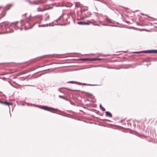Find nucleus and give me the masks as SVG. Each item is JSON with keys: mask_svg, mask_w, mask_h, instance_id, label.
Returning <instances> with one entry per match:
<instances>
[{"mask_svg": "<svg viewBox=\"0 0 157 157\" xmlns=\"http://www.w3.org/2000/svg\"><path fill=\"white\" fill-rule=\"evenodd\" d=\"M142 52H145V53H157V50H154L151 51H141V52H136L135 53H139Z\"/></svg>", "mask_w": 157, "mask_h": 157, "instance_id": "nucleus-4", "label": "nucleus"}, {"mask_svg": "<svg viewBox=\"0 0 157 157\" xmlns=\"http://www.w3.org/2000/svg\"><path fill=\"white\" fill-rule=\"evenodd\" d=\"M59 98H63V99H65V97H64L62 96L59 95Z\"/></svg>", "mask_w": 157, "mask_h": 157, "instance_id": "nucleus-14", "label": "nucleus"}, {"mask_svg": "<svg viewBox=\"0 0 157 157\" xmlns=\"http://www.w3.org/2000/svg\"><path fill=\"white\" fill-rule=\"evenodd\" d=\"M46 6L44 5L41 6L37 9V11L38 12H43L46 10H48Z\"/></svg>", "mask_w": 157, "mask_h": 157, "instance_id": "nucleus-2", "label": "nucleus"}, {"mask_svg": "<svg viewBox=\"0 0 157 157\" xmlns=\"http://www.w3.org/2000/svg\"><path fill=\"white\" fill-rule=\"evenodd\" d=\"M42 109H43L45 110H47L48 111H49L51 112H54V111H56L57 110L56 109H55L53 108H52L51 107H48L46 106H43L42 107Z\"/></svg>", "mask_w": 157, "mask_h": 157, "instance_id": "nucleus-3", "label": "nucleus"}, {"mask_svg": "<svg viewBox=\"0 0 157 157\" xmlns=\"http://www.w3.org/2000/svg\"><path fill=\"white\" fill-rule=\"evenodd\" d=\"M31 21L29 18L26 19L21 21V23L23 26H24L25 29H28L31 28L33 26Z\"/></svg>", "mask_w": 157, "mask_h": 157, "instance_id": "nucleus-1", "label": "nucleus"}, {"mask_svg": "<svg viewBox=\"0 0 157 157\" xmlns=\"http://www.w3.org/2000/svg\"><path fill=\"white\" fill-rule=\"evenodd\" d=\"M109 117H112V114L109 112Z\"/></svg>", "mask_w": 157, "mask_h": 157, "instance_id": "nucleus-13", "label": "nucleus"}, {"mask_svg": "<svg viewBox=\"0 0 157 157\" xmlns=\"http://www.w3.org/2000/svg\"><path fill=\"white\" fill-rule=\"evenodd\" d=\"M100 107L102 110L104 111L105 110V108L101 106V105L100 106Z\"/></svg>", "mask_w": 157, "mask_h": 157, "instance_id": "nucleus-12", "label": "nucleus"}, {"mask_svg": "<svg viewBox=\"0 0 157 157\" xmlns=\"http://www.w3.org/2000/svg\"><path fill=\"white\" fill-rule=\"evenodd\" d=\"M0 103L2 104H4L6 105H11L12 104L10 102H8L6 101L3 102L2 101H0Z\"/></svg>", "mask_w": 157, "mask_h": 157, "instance_id": "nucleus-6", "label": "nucleus"}, {"mask_svg": "<svg viewBox=\"0 0 157 157\" xmlns=\"http://www.w3.org/2000/svg\"><path fill=\"white\" fill-rule=\"evenodd\" d=\"M78 24L79 25H88L89 24L86 22H79Z\"/></svg>", "mask_w": 157, "mask_h": 157, "instance_id": "nucleus-8", "label": "nucleus"}, {"mask_svg": "<svg viewBox=\"0 0 157 157\" xmlns=\"http://www.w3.org/2000/svg\"><path fill=\"white\" fill-rule=\"evenodd\" d=\"M104 22H105L104 24H103V25H107L108 24V20L107 18H106L105 21H104Z\"/></svg>", "mask_w": 157, "mask_h": 157, "instance_id": "nucleus-9", "label": "nucleus"}, {"mask_svg": "<svg viewBox=\"0 0 157 157\" xmlns=\"http://www.w3.org/2000/svg\"><path fill=\"white\" fill-rule=\"evenodd\" d=\"M105 113L107 115H108V111H106Z\"/></svg>", "mask_w": 157, "mask_h": 157, "instance_id": "nucleus-15", "label": "nucleus"}, {"mask_svg": "<svg viewBox=\"0 0 157 157\" xmlns=\"http://www.w3.org/2000/svg\"><path fill=\"white\" fill-rule=\"evenodd\" d=\"M84 92V93H85V94H86L90 96V95H91V94H90V93H88V92Z\"/></svg>", "mask_w": 157, "mask_h": 157, "instance_id": "nucleus-11", "label": "nucleus"}, {"mask_svg": "<svg viewBox=\"0 0 157 157\" xmlns=\"http://www.w3.org/2000/svg\"><path fill=\"white\" fill-rule=\"evenodd\" d=\"M46 0H40L38 1H35L33 2L34 4H40L46 2Z\"/></svg>", "mask_w": 157, "mask_h": 157, "instance_id": "nucleus-5", "label": "nucleus"}, {"mask_svg": "<svg viewBox=\"0 0 157 157\" xmlns=\"http://www.w3.org/2000/svg\"><path fill=\"white\" fill-rule=\"evenodd\" d=\"M46 17L45 18V20H48L49 19L50 16L48 14H46Z\"/></svg>", "mask_w": 157, "mask_h": 157, "instance_id": "nucleus-10", "label": "nucleus"}, {"mask_svg": "<svg viewBox=\"0 0 157 157\" xmlns=\"http://www.w3.org/2000/svg\"><path fill=\"white\" fill-rule=\"evenodd\" d=\"M67 82L68 83L77 84H79V85H86V84H85V83H83V84H81L80 83H78L77 82H75L74 81H69V82Z\"/></svg>", "mask_w": 157, "mask_h": 157, "instance_id": "nucleus-7", "label": "nucleus"}, {"mask_svg": "<svg viewBox=\"0 0 157 157\" xmlns=\"http://www.w3.org/2000/svg\"><path fill=\"white\" fill-rule=\"evenodd\" d=\"M108 121H110V120H108Z\"/></svg>", "mask_w": 157, "mask_h": 157, "instance_id": "nucleus-16", "label": "nucleus"}]
</instances>
